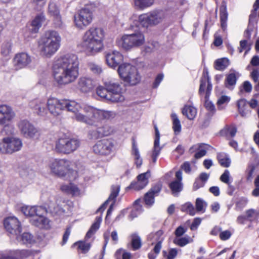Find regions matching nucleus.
Returning a JSON list of instances; mask_svg holds the SVG:
<instances>
[{"instance_id":"1","label":"nucleus","mask_w":259,"mask_h":259,"mask_svg":"<svg viewBox=\"0 0 259 259\" xmlns=\"http://www.w3.org/2000/svg\"><path fill=\"white\" fill-rule=\"evenodd\" d=\"M79 62L78 57L67 54L58 58L53 66V75L59 85L74 82L79 76Z\"/></svg>"},{"instance_id":"2","label":"nucleus","mask_w":259,"mask_h":259,"mask_svg":"<svg viewBox=\"0 0 259 259\" xmlns=\"http://www.w3.org/2000/svg\"><path fill=\"white\" fill-rule=\"evenodd\" d=\"M105 36L103 28L91 27L84 32L79 46L87 56H95L103 50Z\"/></svg>"},{"instance_id":"3","label":"nucleus","mask_w":259,"mask_h":259,"mask_svg":"<svg viewBox=\"0 0 259 259\" xmlns=\"http://www.w3.org/2000/svg\"><path fill=\"white\" fill-rule=\"evenodd\" d=\"M73 164L72 161L66 158H55L49 161L48 167L52 174L73 181L77 177V171L72 168Z\"/></svg>"},{"instance_id":"4","label":"nucleus","mask_w":259,"mask_h":259,"mask_svg":"<svg viewBox=\"0 0 259 259\" xmlns=\"http://www.w3.org/2000/svg\"><path fill=\"white\" fill-rule=\"evenodd\" d=\"M61 40V36L57 31L48 32L38 42L40 54L44 57H51L59 50Z\"/></svg>"},{"instance_id":"5","label":"nucleus","mask_w":259,"mask_h":259,"mask_svg":"<svg viewBox=\"0 0 259 259\" xmlns=\"http://www.w3.org/2000/svg\"><path fill=\"white\" fill-rule=\"evenodd\" d=\"M145 42V35L141 31H136L131 34L124 35L116 40L119 47L127 51L139 48L143 46Z\"/></svg>"},{"instance_id":"6","label":"nucleus","mask_w":259,"mask_h":259,"mask_svg":"<svg viewBox=\"0 0 259 259\" xmlns=\"http://www.w3.org/2000/svg\"><path fill=\"white\" fill-rule=\"evenodd\" d=\"M83 119L80 122L90 125L98 126L101 121L109 119L111 116V112L100 110L90 106H84Z\"/></svg>"},{"instance_id":"7","label":"nucleus","mask_w":259,"mask_h":259,"mask_svg":"<svg viewBox=\"0 0 259 259\" xmlns=\"http://www.w3.org/2000/svg\"><path fill=\"white\" fill-rule=\"evenodd\" d=\"M79 146L77 139L64 135L56 141L55 149L58 153L68 155L76 151Z\"/></svg>"},{"instance_id":"8","label":"nucleus","mask_w":259,"mask_h":259,"mask_svg":"<svg viewBox=\"0 0 259 259\" xmlns=\"http://www.w3.org/2000/svg\"><path fill=\"white\" fill-rule=\"evenodd\" d=\"M165 12L161 10H154L139 16L140 25L144 27L155 26L161 23L165 18Z\"/></svg>"},{"instance_id":"9","label":"nucleus","mask_w":259,"mask_h":259,"mask_svg":"<svg viewBox=\"0 0 259 259\" xmlns=\"http://www.w3.org/2000/svg\"><path fill=\"white\" fill-rule=\"evenodd\" d=\"M118 72L120 77L130 85H136L140 81L141 76L137 69L130 64L123 63L120 65Z\"/></svg>"},{"instance_id":"10","label":"nucleus","mask_w":259,"mask_h":259,"mask_svg":"<svg viewBox=\"0 0 259 259\" xmlns=\"http://www.w3.org/2000/svg\"><path fill=\"white\" fill-rule=\"evenodd\" d=\"M15 117V113L12 108L7 105H0V125L3 126V130L7 134H11L13 126L11 122Z\"/></svg>"},{"instance_id":"11","label":"nucleus","mask_w":259,"mask_h":259,"mask_svg":"<svg viewBox=\"0 0 259 259\" xmlns=\"http://www.w3.org/2000/svg\"><path fill=\"white\" fill-rule=\"evenodd\" d=\"M22 146V141L19 138L7 137L0 140V152L11 154L20 151Z\"/></svg>"},{"instance_id":"12","label":"nucleus","mask_w":259,"mask_h":259,"mask_svg":"<svg viewBox=\"0 0 259 259\" xmlns=\"http://www.w3.org/2000/svg\"><path fill=\"white\" fill-rule=\"evenodd\" d=\"M93 19V12L88 7L81 9L74 16V24L80 29H83L89 25Z\"/></svg>"},{"instance_id":"13","label":"nucleus","mask_w":259,"mask_h":259,"mask_svg":"<svg viewBox=\"0 0 259 259\" xmlns=\"http://www.w3.org/2000/svg\"><path fill=\"white\" fill-rule=\"evenodd\" d=\"M73 113V118L80 122L83 119V115L84 113V107H82L79 104L73 100L65 99L64 110Z\"/></svg>"},{"instance_id":"14","label":"nucleus","mask_w":259,"mask_h":259,"mask_svg":"<svg viewBox=\"0 0 259 259\" xmlns=\"http://www.w3.org/2000/svg\"><path fill=\"white\" fill-rule=\"evenodd\" d=\"M17 127L21 134L26 138H33L38 134L37 129L26 119L20 120L17 123Z\"/></svg>"},{"instance_id":"15","label":"nucleus","mask_w":259,"mask_h":259,"mask_svg":"<svg viewBox=\"0 0 259 259\" xmlns=\"http://www.w3.org/2000/svg\"><path fill=\"white\" fill-rule=\"evenodd\" d=\"M105 86L107 88L111 96L112 102H121L124 98L122 95V88L121 84L117 82L111 80L105 82Z\"/></svg>"},{"instance_id":"16","label":"nucleus","mask_w":259,"mask_h":259,"mask_svg":"<svg viewBox=\"0 0 259 259\" xmlns=\"http://www.w3.org/2000/svg\"><path fill=\"white\" fill-rule=\"evenodd\" d=\"M64 101L65 99L50 97L48 99L47 106L51 114L55 116L60 115L64 110Z\"/></svg>"},{"instance_id":"17","label":"nucleus","mask_w":259,"mask_h":259,"mask_svg":"<svg viewBox=\"0 0 259 259\" xmlns=\"http://www.w3.org/2000/svg\"><path fill=\"white\" fill-rule=\"evenodd\" d=\"M113 147L112 142L108 140H102L99 141L93 146L94 152L98 154L107 155L111 153Z\"/></svg>"},{"instance_id":"18","label":"nucleus","mask_w":259,"mask_h":259,"mask_svg":"<svg viewBox=\"0 0 259 259\" xmlns=\"http://www.w3.org/2000/svg\"><path fill=\"white\" fill-rule=\"evenodd\" d=\"M6 229L11 234L17 235L21 231L20 223L15 217H9L4 221Z\"/></svg>"},{"instance_id":"19","label":"nucleus","mask_w":259,"mask_h":259,"mask_svg":"<svg viewBox=\"0 0 259 259\" xmlns=\"http://www.w3.org/2000/svg\"><path fill=\"white\" fill-rule=\"evenodd\" d=\"M48 14L53 18L56 27H61L62 25V17L60 13V9L57 4L54 1H50L48 8Z\"/></svg>"},{"instance_id":"20","label":"nucleus","mask_w":259,"mask_h":259,"mask_svg":"<svg viewBox=\"0 0 259 259\" xmlns=\"http://www.w3.org/2000/svg\"><path fill=\"white\" fill-rule=\"evenodd\" d=\"M22 212L26 216L34 218L37 215L45 214L47 210L40 206L24 205L21 208Z\"/></svg>"},{"instance_id":"21","label":"nucleus","mask_w":259,"mask_h":259,"mask_svg":"<svg viewBox=\"0 0 259 259\" xmlns=\"http://www.w3.org/2000/svg\"><path fill=\"white\" fill-rule=\"evenodd\" d=\"M32 62V57L24 52L17 54L14 58L15 66L18 68H23L27 66Z\"/></svg>"},{"instance_id":"22","label":"nucleus","mask_w":259,"mask_h":259,"mask_svg":"<svg viewBox=\"0 0 259 259\" xmlns=\"http://www.w3.org/2000/svg\"><path fill=\"white\" fill-rule=\"evenodd\" d=\"M105 57L107 64L112 68L117 67L123 60L122 55L116 51L107 53Z\"/></svg>"},{"instance_id":"23","label":"nucleus","mask_w":259,"mask_h":259,"mask_svg":"<svg viewBox=\"0 0 259 259\" xmlns=\"http://www.w3.org/2000/svg\"><path fill=\"white\" fill-rule=\"evenodd\" d=\"M77 88L82 93L90 92L94 88L93 81L90 77H80L78 80Z\"/></svg>"},{"instance_id":"24","label":"nucleus","mask_w":259,"mask_h":259,"mask_svg":"<svg viewBox=\"0 0 259 259\" xmlns=\"http://www.w3.org/2000/svg\"><path fill=\"white\" fill-rule=\"evenodd\" d=\"M150 176L149 171L139 175L137 177V182L132 183L130 188L137 190L144 188L148 183V178Z\"/></svg>"},{"instance_id":"25","label":"nucleus","mask_w":259,"mask_h":259,"mask_svg":"<svg viewBox=\"0 0 259 259\" xmlns=\"http://www.w3.org/2000/svg\"><path fill=\"white\" fill-rule=\"evenodd\" d=\"M26 250H6L0 252V259H18L23 257Z\"/></svg>"},{"instance_id":"26","label":"nucleus","mask_w":259,"mask_h":259,"mask_svg":"<svg viewBox=\"0 0 259 259\" xmlns=\"http://www.w3.org/2000/svg\"><path fill=\"white\" fill-rule=\"evenodd\" d=\"M155 131V138L154 142V147L152 151L151 157L152 162L155 163L157 156L159 155L161 148L159 146L160 134L156 125H154Z\"/></svg>"},{"instance_id":"27","label":"nucleus","mask_w":259,"mask_h":259,"mask_svg":"<svg viewBox=\"0 0 259 259\" xmlns=\"http://www.w3.org/2000/svg\"><path fill=\"white\" fill-rule=\"evenodd\" d=\"M45 214L37 215L31 220L32 225L40 228L48 229L50 227V221L44 217Z\"/></svg>"},{"instance_id":"28","label":"nucleus","mask_w":259,"mask_h":259,"mask_svg":"<svg viewBox=\"0 0 259 259\" xmlns=\"http://www.w3.org/2000/svg\"><path fill=\"white\" fill-rule=\"evenodd\" d=\"M105 128V126H102L97 127L95 130H90L88 133L89 138L92 140H96L108 135V131H106Z\"/></svg>"},{"instance_id":"29","label":"nucleus","mask_w":259,"mask_h":259,"mask_svg":"<svg viewBox=\"0 0 259 259\" xmlns=\"http://www.w3.org/2000/svg\"><path fill=\"white\" fill-rule=\"evenodd\" d=\"M237 105L239 113L242 117L247 116L251 112L247 101L244 99L238 100Z\"/></svg>"},{"instance_id":"30","label":"nucleus","mask_w":259,"mask_h":259,"mask_svg":"<svg viewBox=\"0 0 259 259\" xmlns=\"http://www.w3.org/2000/svg\"><path fill=\"white\" fill-rule=\"evenodd\" d=\"M29 106L38 115H42L46 112V105L41 100L32 101L30 103Z\"/></svg>"},{"instance_id":"31","label":"nucleus","mask_w":259,"mask_h":259,"mask_svg":"<svg viewBox=\"0 0 259 259\" xmlns=\"http://www.w3.org/2000/svg\"><path fill=\"white\" fill-rule=\"evenodd\" d=\"M155 0H134V6L135 9L143 10L153 6Z\"/></svg>"},{"instance_id":"32","label":"nucleus","mask_w":259,"mask_h":259,"mask_svg":"<svg viewBox=\"0 0 259 259\" xmlns=\"http://www.w3.org/2000/svg\"><path fill=\"white\" fill-rule=\"evenodd\" d=\"M220 19L222 28L225 30L227 28V21L228 19L226 4L225 2L222 3L220 7Z\"/></svg>"},{"instance_id":"33","label":"nucleus","mask_w":259,"mask_h":259,"mask_svg":"<svg viewBox=\"0 0 259 259\" xmlns=\"http://www.w3.org/2000/svg\"><path fill=\"white\" fill-rule=\"evenodd\" d=\"M132 155L134 157L135 163L137 167H140L142 164V159L135 141L133 142Z\"/></svg>"},{"instance_id":"34","label":"nucleus","mask_w":259,"mask_h":259,"mask_svg":"<svg viewBox=\"0 0 259 259\" xmlns=\"http://www.w3.org/2000/svg\"><path fill=\"white\" fill-rule=\"evenodd\" d=\"M182 113L190 120H193L197 114V109L193 106L185 105L182 110Z\"/></svg>"},{"instance_id":"35","label":"nucleus","mask_w":259,"mask_h":259,"mask_svg":"<svg viewBox=\"0 0 259 259\" xmlns=\"http://www.w3.org/2000/svg\"><path fill=\"white\" fill-rule=\"evenodd\" d=\"M16 236L17 240L23 244H31L34 242L33 237L28 232H25L19 235V234Z\"/></svg>"},{"instance_id":"36","label":"nucleus","mask_w":259,"mask_h":259,"mask_svg":"<svg viewBox=\"0 0 259 259\" xmlns=\"http://www.w3.org/2000/svg\"><path fill=\"white\" fill-rule=\"evenodd\" d=\"M119 191V186L118 185L113 186L112 187L111 193L109 196L108 200H107L100 207L98 208L97 212L103 211L105 209L109 200H114L118 195Z\"/></svg>"},{"instance_id":"37","label":"nucleus","mask_w":259,"mask_h":259,"mask_svg":"<svg viewBox=\"0 0 259 259\" xmlns=\"http://www.w3.org/2000/svg\"><path fill=\"white\" fill-rule=\"evenodd\" d=\"M96 93L101 98L112 102V96H111L108 90H107V88L106 87L105 88L101 86L99 87L96 90Z\"/></svg>"},{"instance_id":"38","label":"nucleus","mask_w":259,"mask_h":259,"mask_svg":"<svg viewBox=\"0 0 259 259\" xmlns=\"http://www.w3.org/2000/svg\"><path fill=\"white\" fill-rule=\"evenodd\" d=\"M73 246H77L78 251H80L81 253H87L90 250L91 244L90 243L80 241L74 243Z\"/></svg>"},{"instance_id":"39","label":"nucleus","mask_w":259,"mask_h":259,"mask_svg":"<svg viewBox=\"0 0 259 259\" xmlns=\"http://www.w3.org/2000/svg\"><path fill=\"white\" fill-rule=\"evenodd\" d=\"M61 202L57 204V207H54V204H56L55 202L49 201L48 204L49 211L54 214H61L64 211L62 207Z\"/></svg>"},{"instance_id":"40","label":"nucleus","mask_w":259,"mask_h":259,"mask_svg":"<svg viewBox=\"0 0 259 259\" xmlns=\"http://www.w3.org/2000/svg\"><path fill=\"white\" fill-rule=\"evenodd\" d=\"M45 18L42 15L37 16L32 22V31L34 33L38 31V29L41 26L42 23L45 21Z\"/></svg>"},{"instance_id":"41","label":"nucleus","mask_w":259,"mask_h":259,"mask_svg":"<svg viewBox=\"0 0 259 259\" xmlns=\"http://www.w3.org/2000/svg\"><path fill=\"white\" fill-rule=\"evenodd\" d=\"M169 188L172 194L175 196H178L179 193L182 191L183 185L181 182L174 181L169 184Z\"/></svg>"},{"instance_id":"42","label":"nucleus","mask_w":259,"mask_h":259,"mask_svg":"<svg viewBox=\"0 0 259 259\" xmlns=\"http://www.w3.org/2000/svg\"><path fill=\"white\" fill-rule=\"evenodd\" d=\"M131 243L133 250H138L142 246V241L140 237L137 234H132L131 236Z\"/></svg>"},{"instance_id":"43","label":"nucleus","mask_w":259,"mask_h":259,"mask_svg":"<svg viewBox=\"0 0 259 259\" xmlns=\"http://www.w3.org/2000/svg\"><path fill=\"white\" fill-rule=\"evenodd\" d=\"M206 145L204 144H199L194 145L191 148V150L195 149H197V151L195 154L196 158H200L204 156L206 153Z\"/></svg>"},{"instance_id":"44","label":"nucleus","mask_w":259,"mask_h":259,"mask_svg":"<svg viewBox=\"0 0 259 259\" xmlns=\"http://www.w3.org/2000/svg\"><path fill=\"white\" fill-rule=\"evenodd\" d=\"M229 64V61L228 59L223 58L219 59L214 62V68L220 71L224 70Z\"/></svg>"},{"instance_id":"45","label":"nucleus","mask_w":259,"mask_h":259,"mask_svg":"<svg viewBox=\"0 0 259 259\" xmlns=\"http://www.w3.org/2000/svg\"><path fill=\"white\" fill-rule=\"evenodd\" d=\"M217 158L220 165L224 167H228L230 166L231 160L228 156L224 153L218 154Z\"/></svg>"},{"instance_id":"46","label":"nucleus","mask_w":259,"mask_h":259,"mask_svg":"<svg viewBox=\"0 0 259 259\" xmlns=\"http://www.w3.org/2000/svg\"><path fill=\"white\" fill-rule=\"evenodd\" d=\"M172 121V128L175 135H178L181 131V124L177 115L175 113L171 115Z\"/></svg>"},{"instance_id":"47","label":"nucleus","mask_w":259,"mask_h":259,"mask_svg":"<svg viewBox=\"0 0 259 259\" xmlns=\"http://www.w3.org/2000/svg\"><path fill=\"white\" fill-rule=\"evenodd\" d=\"M209 81V77L208 76V73L207 71H204L203 73V75L200 80V84L199 91L200 93H202L204 92V91L207 88Z\"/></svg>"},{"instance_id":"48","label":"nucleus","mask_w":259,"mask_h":259,"mask_svg":"<svg viewBox=\"0 0 259 259\" xmlns=\"http://www.w3.org/2000/svg\"><path fill=\"white\" fill-rule=\"evenodd\" d=\"M101 221V217H98L96 218L95 223L92 225L91 228L86 234V238H89L91 237L92 235L99 229Z\"/></svg>"},{"instance_id":"49","label":"nucleus","mask_w":259,"mask_h":259,"mask_svg":"<svg viewBox=\"0 0 259 259\" xmlns=\"http://www.w3.org/2000/svg\"><path fill=\"white\" fill-rule=\"evenodd\" d=\"M182 211L187 212L191 215H194L196 210L193 204L190 202H187L181 206Z\"/></svg>"},{"instance_id":"50","label":"nucleus","mask_w":259,"mask_h":259,"mask_svg":"<svg viewBox=\"0 0 259 259\" xmlns=\"http://www.w3.org/2000/svg\"><path fill=\"white\" fill-rule=\"evenodd\" d=\"M237 76V74H235L234 72L228 74L226 78V87L230 88V87L234 85L236 82Z\"/></svg>"},{"instance_id":"51","label":"nucleus","mask_w":259,"mask_h":259,"mask_svg":"<svg viewBox=\"0 0 259 259\" xmlns=\"http://www.w3.org/2000/svg\"><path fill=\"white\" fill-rule=\"evenodd\" d=\"M207 205V203L202 199L199 198L196 199L195 206L197 211L204 212Z\"/></svg>"},{"instance_id":"52","label":"nucleus","mask_w":259,"mask_h":259,"mask_svg":"<svg viewBox=\"0 0 259 259\" xmlns=\"http://www.w3.org/2000/svg\"><path fill=\"white\" fill-rule=\"evenodd\" d=\"M247 219L250 221L257 220L259 218V211L253 209H250L246 211Z\"/></svg>"},{"instance_id":"53","label":"nucleus","mask_w":259,"mask_h":259,"mask_svg":"<svg viewBox=\"0 0 259 259\" xmlns=\"http://www.w3.org/2000/svg\"><path fill=\"white\" fill-rule=\"evenodd\" d=\"M139 201V200H136L135 202L134 207L130 214L131 220L137 217L142 211V206L138 204Z\"/></svg>"},{"instance_id":"54","label":"nucleus","mask_w":259,"mask_h":259,"mask_svg":"<svg viewBox=\"0 0 259 259\" xmlns=\"http://www.w3.org/2000/svg\"><path fill=\"white\" fill-rule=\"evenodd\" d=\"M90 70L94 74H99L102 72L101 67L93 62H90L88 64Z\"/></svg>"},{"instance_id":"55","label":"nucleus","mask_w":259,"mask_h":259,"mask_svg":"<svg viewBox=\"0 0 259 259\" xmlns=\"http://www.w3.org/2000/svg\"><path fill=\"white\" fill-rule=\"evenodd\" d=\"M230 101V97L226 95H222L219 98L217 101L218 108L220 110L223 108V105H227Z\"/></svg>"},{"instance_id":"56","label":"nucleus","mask_w":259,"mask_h":259,"mask_svg":"<svg viewBox=\"0 0 259 259\" xmlns=\"http://www.w3.org/2000/svg\"><path fill=\"white\" fill-rule=\"evenodd\" d=\"M174 242L175 244L180 246H184L190 242L189 237L176 238Z\"/></svg>"},{"instance_id":"57","label":"nucleus","mask_w":259,"mask_h":259,"mask_svg":"<svg viewBox=\"0 0 259 259\" xmlns=\"http://www.w3.org/2000/svg\"><path fill=\"white\" fill-rule=\"evenodd\" d=\"M240 53L245 50V55L250 50V45L248 44L247 41L243 40L240 41V47L238 48Z\"/></svg>"},{"instance_id":"58","label":"nucleus","mask_w":259,"mask_h":259,"mask_svg":"<svg viewBox=\"0 0 259 259\" xmlns=\"http://www.w3.org/2000/svg\"><path fill=\"white\" fill-rule=\"evenodd\" d=\"M255 167L253 165H250L246 170V180L248 181H251L253 178V174L254 173Z\"/></svg>"},{"instance_id":"59","label":"nucleus","mask_w":259,"mask_h":259,"mask_svg":"<svg viewBox=\"0 0 259 259\" xmlns=\"http://www.w3.org/2000/svg\"><path fill=\"white\" fill-rule=\"evenodd\" d=\"M254 185L255 188L251 192L252 196L254 197L259 196V175L256 177L254 181Z\"/></svg>"},{"instance_id":"60","label":"nucleus","mask_w":259,"mask_h":259,"mask_svg":"<svg viewBox=\"0 0 259 259\" xmlns=\"http://www.w3.org/2000/svg\"><path fill=\"white\" fill-rule=\"evenodd\" d=\"M163 233L162 230H158L154 234H151L149 237L150 238L151 237V236H152V239H153V240L157 242H159V241L161 240L162 243L163 240V238L162 237Z\"/></svg>"},{"instance_id":"61","label":"nucleus","mask_w":259,"mask_h":259,"mask_svg":"<svg viewBox=\"0 0 259 259\" xmlns=\"http://www.w3.org/2000/svg\"><path fill=\"white\" fill-rule=\"evenodd\" d=\"M224 132L227 136L233 137L237 132V129L234 126H230L224 129Z\"/></svg>"},{"instance_id":"62","label":"nucleus","mask_w":259,"mask_h":259,"mask_svg":"<svg viewBox=\"0 0 259 259\" xmlns=\"http://www.w3.org/2000/svg\"><path fill=\"white\" fill-rule=\"evenodd\" d=\"M144 200L146 204L151 205L154 203V196L149 191L145 194Z\"/></svg>"},{"instance_id":"63","label":"nucleus","mask_w":259,"mask_h":259,"mask_svg":"<svg viewBox=\"0 0 259 259\" xmlns=\"http://www.w3.org/2000/svg\"><path fill=\"white\" fill-rule=\"evenodd\" d=\"M162 187V185L161 183H159L154 185L153 187L151 188L149 192L152 194L154 196H157L160 191H161Z\"/></svg>"},{"instance_id":"64","label":"nucleus","mask_w":259,"mask_h":259,"mask_svg":"<svg viewBox=\"0 0 259 259\" xmlns=\"http://www.w3.org/2000/svg\"><path fill=\"white\" fill-rule=\"evenodd\" d=\"M221 181L227 184H230V172L228 170L226 169L220 177Z\"/></svg>"}]
</instances>
